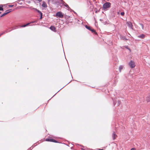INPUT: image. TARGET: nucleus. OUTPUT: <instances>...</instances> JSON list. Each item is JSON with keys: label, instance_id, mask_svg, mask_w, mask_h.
I'll return each instance as SVG.
<instances>
[{"label": "nucleus", "instance_id": "1", "mask_svg": "<svg viewBox=\"0 0 150 150\" xmlns=\"http://www.w3.org/2000/svg\"><path fill=\"white\" fill-rule=\"evenodd\" d=\"M111 4L109 2H106L103 5V9L104 11H107L111 7Z\"/></svg>", "mask_w": 150, "mask_h": 150}, {"label": "nucleus", "instance_id": "2", "mask_svg": "<svg viewBox=\"0 0 150 150\" xmlns=\"http://www.w3.org/2000/svg\"><path fill=\"white\" fill-rule=\"evenodd\" d=\"M45 140L46 141L48 142H53L54 143H59V142H58L56 140H55L54 139L51 138H47Z\"/></svg>", "mask_w": 150, "mask_h": 150}, {"label": "nucleus", "instance_id": "3", "mask_svg": "<svg viewBox=\"0 0 150 150\" xmlns=\"http://www.w3.org/2000/svg\"><path fill=\"white\" fill-rule=\"evenodd\" d=\"M56 16H58L59 18H62L64 17V15L62 14L61 12H58L56 14Z\"/></svg>", "mask_w": 150, "mask_h": 150}, {"label": "nucleus", "instance_id": "4", "mask_svg": "<svg viewBox=\"0 0 150 150\" xmlns=\"http://www.w3.org/2000/svg\"><path fill=\"white\" fill-rule=\"evenodd\" d=\"M7 11H8L7 12L4 13L3 14L1 15L0 16V17H2L5 16L6 15H7V14H8L9 13L11 12L12 11L11 9H10L9 10H8Z\"/></svg>", "mask_w": 150, "mask_h": 150}, {"label": "nucleus", "instance_id": "5", "mask_svg": "<svg viewBox=\"0 0 150 150\" xmlns=\"http://www.w3.org/2000/svg\"><path fill=\"white\" fill-rule=\"evenodd\" d=\"M113 59L114 60V64H115L116 65L118 64V59L116 57H115Z\"/></svg>", "mask_w": 150, "mask_h": 150}, {"label": "nucleus", "instance_id": "6", "mask_svg": "<svg viewBox=\"0 0 150 150\" xmlns=\"http://www.w3.org/2000/svg\"><path fill=\"white\" fill-rule=\"evenodd\" d=\"M124 68V65H120L119 66V70L120 72H121L122 70Z\"/></svg>", "mask_w": 150, "mask_h": 150}, {"label": "nucleus", "instance_id": "7", "mask_svg": "<svg viewBox=\"0 0 150 150\" xmlns=\"http://www.w3.org/2000/svg\"><path fill=\"white\" fill-rule=\"evenodd\" d=\"M35 21H34L32 22V23H27V24H25V25H22L20 26V27H25L26 26H27L29 25L31 23H35Z\"/></svg>", "mask_w": 150, "mask_h": 150}, {"label": "nucleus", "instance_id": "8", "mask_svg": "<svg viewBox=\"0 0 150 150\" xmlns=\"http://www.w3.org/2000/svg\"><path fill=\"white\" fill-rule=\"evenodd\" d=\"M50 29L52 31L54 32H56V28H55L53 26H51L50 28Z\"/></svg>", "mask_w": 150, "mask_h": 150}, {"label": "nucleus", "instance_id": "9", "mask_svg": "<svg viewBox=\"0 0 150 150\" xmlns=\"http://www.w3.org/2000/svg\"><path fill=\"white\" fill-rule=\"evenodd\" d=\"M20 26H15L11 28L12 29L11 30V31H12L13 30H15V29H17L18 28H21L20 27Z\"/></svg>", "mask_w": 150, "mask_h": 150}, {"label": "nucleus", "instance_id": "10", "mask_svg": "<svg viewBox=\"0 0 150 150\" xmlns=\"http://www.w3.org/2000/svg\"><path fill=\"white\" fill-rule=\"evenodd\" d=\"M117 137V135L116 134H115V132H113V133H112V139L113 140H115V138Z\"/></svg>", "mask_w": 150, "mask_h": 150}, {"label": "nucleus", "instance_id": "11", "mask_svg": "<svg viewBox=\"0 0 150 150\" xmlns=\"http://www.w3.org/2000/svg\"><path fill=\"white\" fill-rule=\"evenodd\" d=\"M138 37L141 39H143L145 37V35L144 34H142L138 36Z\"/></svg>", "mask_w": 150, "mask_h": 150}, {"label": "nucleus", "instance_id": "12", "mask_svg": "<svg viewBox=\"0 0 150 150\" xmlns=\"http://www.w3.org/2000/svg\"><path fill=\"white\" fill-rule=\"evenodd\" d=\"M146 100L147 102H150V93L149 94V96L146 97Z\"/></svg>", "mask_w": 150, "mask_h": 150}, {"label": "nucleus", "instance_id": "13", "mask_svg": "<svg viewBox=\"0 0 150 150\" xmlns=\"http://www.w3.org/2000/svg\"><path fill=\"white\" fill-rule=\"evenodd\" d=\"M33 9H34L35 11L38 13L40 14V15L41 14V13H42L40 11L37 9L35 8H33Z\"/></svg>", "mask_w": 150, "mask_h": 150}, {"label": "nucleus", "instance_id": "14", "mask_svg": "<svg viewBox=\"0 0 150 150\" xmlns=\"http://www.w3.org/2000/svg\"><path fill=\"white\" fill-rule=\"evenodd\" d=\"M90 31H91L92 33H94L95 35H97V33L96 32V31L94 29H91L90 30Z\"/></svg>", "mask_w": 150, "mask_h": 150}, {"label": "nucleus", "instance_id": "15", "mask_svg": "<svg viewBox=\"0 0 150 150\" xmlns=\"http://www.w3.org/2000/svg\"><path fill=\"white\" fill-rule=\"evenodd\" d=\"M42 6L43 7H44V8H46L47 7V4L45 2H44V1L43 2V3L42 4Z\"/></svg>", "mask_w": 150, "mask_h": 150}, {"label": "nucleus", "instance_id": "16", "mask_svg": "<svg viewBox=\"0 0 150 150\" xmlns=\"http://www.w3.org/2000/svg\"><path fill=\"white\" fill-rule=\"evenodd\" d=\"M85 27L88 30H89L90 31V30L91 29V28L90 27L88 26L87 25H85Z\"/></svg>", "mask_w": 150, "mask_h": 150}, {"label": "nucleus", "instance_id": "17", "mask_svg": "<svg viewBox=\"0 0 150 150\" xmlns=\"http://www.w3.org/2000/svg\"><path fill=\"white\" fill-rule=\"evenodd\" d=\"M128 26H129V27L131 28V22H127V23Z\"/></svg>", "mask_w": 150, "mask_h": 150}, {"label": "nucleus", "instance_id": "18", "mask_svg": "<svg viewBox=\"0 0 150 150\" xmlns=\"http://www.w3.org/2000/svg\"><path fill=\"white\" fill-rule=\"evenodd\" d=\"M38 142H37L36 143H35V144H34L31 146L32 147V149H33V148H34L35 146H36L38 144H39V143H38V144H37Z\"/></svg>", "mask_w": 150, "mask_h": 150}, {"label": "nucleus", "instance_id": "19", "mask_svg": "<svg viewBox=\"0 0 150 150\" xmlns=\"http://www.w3.org/2000/svg\"><path fill=\"white\" fill-rule=\"evenodd\" d=\"M64 6H65L66 8H70V7H69L68 5L65 2L64 3Z\"/></svg>", "mask_w": 150, "mask_h": 150}, {"label": "nucleus", "instance_id": "20", "mask_svg": "<svg viewBox=\"0 0 150 150\" xmlns=\"http://www.w3.org/2000/svg\"><path fill=\"white\" fill-rule=\"evenodd\" d=\"M124 47H125L126 49L129 50L130 52L131 51V49L128 47V46H125Z\"/></svg>", "mask_w": 150, "mask_h": 150}, {"label": "nucleus", "instance_id": "21", "mask_svg": "<svg viewBox=\"0 0 150 150\" xmlns=\"http://www.w3.org/2000/svg\"><path fill=\"white\" fill-rule=\"evenodd\" d=\"M135 66L134 63L132 61V68L134 67Z\"/></svg>", "mask_w": 150, "mask_h": 150}, {"label": "nucleus", "instance_id": "22", "mask_svg": "<svg viewBox=\"0 0 150 150\" xmlns=\"http://www.w3.org/2000/svg\"><path fill=\"white\" fill-rule=\"evenodd\" d=\"M120 103H121L120 101V100H118L117 101V106H119L120 105Z\"/></svg>", "mask_w": 150, "mask_h": 150}, {"label": "nucleus", "instance_id": "23", "mask_svg": "<svg viewBox=\"0 0 150 150\" xmlns=\"http://www.w3.org/2000/svg\"><path fill=\"white\" fill-rule=\"evenodd\" d=\"M11 31V30L8 31V30H6L4 32V34H5V33H8V32H9Z\"/></svg>", "mask_w": 150, "mask_h": 150}, {"label": "nucleus", "instance_id": "24", "mask_svg": "<svg viewBox=\"0 0 150 150\" xmlns=\"http://www.w3.org/2000/svg\"><path fill=\"white\" fill-rule=\"evenodd\" d=\"M139 25H140V26L142 28V29H144V25L142 23H139Z\"/></svg>", "mask_w": 150, "mask_h": 150}, {"label": "nucleus", "instance_id": "25", "mask_svg": "<svg viewBox=\"0 0 150 150\" xmlns=\"http://www.w3.org/2000/svg\"><path fill=\"white\" fill-rule=\"evenodd\" d=\"M70 82H69L68 83H67V85H66L65 86H64L63 88H62L57 93H56L53 96V97H54L58 92H59L61 89H62V88H63L64 87H65L66 85H67V84H69V83H70Z\"/></svg>", "mask_w": 150, "mask_h": 150}, {"label": "nucleus", "instance_id": "26", "mask_svg": "<svg viewBox=\"0 0 150 150\" xmlns=\"http://www.w3.org/2000/svg\"><path fill=\"white\" fill-rule=\"evenodd\" d=\"M129 65L130 67L131 68V60H130V62L129 63Z\"/></svg>", "mask_w": 150, "mask_h": 150}, {"label": "nucleus", "instance_id": "27", "mask_svg": "<svg viewBox=\"0 0 150 150\" xmlns=\"http://www.w3.org/2000/svg\"><path fill=\"white\" fill-rule=\"evenodd\" d=\"M60 1L62 2V4L63 5H64V3L65 2L63 1V0H60Z\"/></svg>", "mask_w": 150, "mask_h": 150}, {"label": "nucleus", "instance_id": "28", "mask_svg": "<svg viewBox=\"0 0 150 150\" xmlns=\"http://www.w3.org/2000/svg\"><path fill=\"white\" fill-rule=\"evenodd\" d=\"M4 10L3 8V6H0V11H3Z\"/></svg>", "mask_w": 150, "mask_h": 150}, {"label": "nucleus", "instance_id": "29", "mask_svg": "<svg viewBox=\"0 0 150 150\" xmlns=\"http://www.w3.org/2000/svg\"><path fill=\"white\" fill-rule=\"evenodd\" d=\"M124 14H125V13L124 12H121L120 13V15L122 16L124 15Z\"/></svg>", "mask_w": 150, "mask_h": 150}, {"label": "nucleus", "instance_id": "30", "mask_svg": "<svg viewBox=\"0 0 150 150\" xmlns=\"http://www.w3.org/2000/svg\"><path fill=\"white\" fill-rule=\"evenodd\" d=\"M42 13H41V14L40 15V19H42Z\"/></svg>", "mask_w": 150, "mask_h": 150}, {"label": "nucleus", "instance_id": "31", "mask_svg": "<svg viewBox=\"0 0 150 150\" xmlns=\"http://www.w3.org/2000/svg\"><path fill=\"white\" fill-rule=\"evenodd\" d=\"M112 100H113V105L114 106H115V105L116 104V103H115L114 101H113V99H112Z\"/></svg>", "mask_w": 150, "mask_h": 150}, {"label": "nucleus", "instance_id": "32", "mask_svg": "<svg viewBox=\"0 0 150 150\" xmlns=\"http://www.w3.org/2000/svg\"><path fill=\"white\" fill-rule=\"evenodd\" d=\"M136 149L135 148H132V150H136Z\"/></svg>", "mask_w": 150, "mask_h": 150}, {"label": "nucleus", "instance_id": "33", "mask_svg": "<svg viewBox=\"0 0 150 150\" xmlns=\"http://www.w3.org/2000/svg\"><path fill=\"white\" fill-rule=\"evenodd\" d=\"M13 6V5H9V6L10 7H12Z\"/></svg>", "mask_w": 150, "mask_h": 150}, {"label": "nucleus", "instance_id": "34", "mask_svg": "<svg viewBox=\"0 0 150 150\" xmlns=\"http://www.w3.org/2000/svg\"><path fill=\"white\" fill-rule=\"evenodd\" d=\"M39 2H41L42 1V0H37Z\"/></svg>", "mask_w": 150, "mask_h": 150}, {"label": "nucleus", "instance_id": "35", "mask_svg": "<svg viewBox=\"0 0 150 150\" xmlns=\"http://www.w3.org/2000/svg\"><path fill=\"white\" fill-rule=\"evenodd\" d=\"M64 17H65L66 18H67V17H69V16H66H66H64Z\"/></svg>", "mask_w": 150, "mask_h": 150}, {"label": "nucleus", "instance_id": "36", "mask_svg": "<svg viewBox=\"0 0 150 150\" xmlns=\"http://www.w3.org/2000/svg\"><path fill=\"white\" fill-rule=\"evenodd\" d=\"M33 7H30V8L31 9V10H34V9H33Z\"/></svg>", "mask_w": 150, "mask_h": 150}, {"label": "nucleus", "instance_id": "37", "mask_svg": "<svg viewBox=\"0 0 150 150\" xmlns=\"http://www.w3.org/2000/svg\"><path fill=\"white\" fill-rule=\"evenodd\" d=\"M4 34V32H3L0 35H3Z\"/></svg>", "mask_w": 150, "mask_h": 150}, {"label": "nucleus", "instance_id": "38", "mask_svg": "<svg viewBox=\"0 0 150 150\" xmlns=\"http://www.w3.org/2000/svg\"><path fill=\"white\" fill-rule=\"evenodd\" d=\"M4 34V32H3L0 35H3Z\"/></svg>", "mask_w": 150, "mask_h": 150}, {"label": "nucleus", "instance_id": "39", "mask_svg": "<svg viewBox=\"0 0 150 150\" xmlns=\"http://www.w3.org/2000/svg\"><path fill=\"white\" fill-rule=\"evenodd\" d=\"M29 149H30V150H31L32 149V147H30V148H29Z\"/></svg>", "mask_w": 150, "mask_h": 150}, {"label": "nucleus", "instance_id": "40", "mask_svg": "<svg viewBox=\"0 0 150 150\" xmlns=\"http://www.w3.org/2000/svg\"><path fill=\"white\" fill-rule=\"evenodd\" d=\"M72 11L74 12V13H76L75 11H73V10H72Z\"/></svg>", "mask_w": 150, "mask_h": 150}, {"label": "nucleus", "instance_id": "41", "mask_svg": "<svg viewBox=\"0 0 150 150\" xmlns=\"http://www.w3.org/2000/svg\"><path fill=\"white\" fill-rule=\"evenodd\" d=\"M7 30H8V31L11 30H10V28H8L7 29Z\"/></svg>", "mask_w": 150, "mask_h": 150}, {"label": "nucleus", "instance_id": "42", "mask_svg": "<svg viewBox=\"0 0 150 150\" xmlns=\"http://www.w3.org/2000/svg\"><path fill=\"white\" fill-rule=\"evenodd\" d=\"M81 150H85V149H83L81 148Z\"/></svg>", "mask_w": 150, "mask_h": 150}, {"label": "nucleus", "instance_id": "43", "mask_svg": "<svg viewBox=\"0 0 150 150\" xmlns=\"http://www.w3.org/2000/svg\"><path fill=\"white\" fill-rule=\"evenodd\" d=\"M131 70H130V71H129V74H129V75H128V76H129V74H130V71H131Z\"/></svg>", "mask_w": 150, "mask_h": 150}, {"label": "nucleus", "instance_id": "44", "mask_svg": "<svg viewBox=\"0 0 150 150\" xmlns=\"http://www.w3.org/2000/svg\"><path fill=\"white\" fill-rule=\"evenodd\" d=\"M100 21H102V20L101 19H100Z\"/></svg>", "mask_w": 150, "mask_h": 150}, {"label": "nucleus", "instance_id": "45", "mask_svg": "<svg viewBox=\"0 0 150 150\" xmlns=\"http://www.w3.org/2000/svg\"><path fill=\"white\" fill-rule=\"evenodd\" d=\"M65 58L67 60V59L66 58V57H65Z\"/></svg>", "mask_w": 150, "mask_h": 150}, {"label": "nucleus", "instance_id": "46", "mask_svg": "<svg viewBox=\"0 0 150 150\" xmlns=\"http://www.w3.org/2000/svg\"><path fill=\"white\" fill-rule=\"evenodd\" d=\"M27 150H30V149H28Z\"/></svg>", "mask_w": 150, "mask_h": 150}, {"label": "nucleus", "instance_id": "47", "mask_svg": "<svg viewBox=\"0 0 150 150\" xmlns=\"http://www.w3.org/2000/svg\"><path fill=\"white\" fill-rule=\"evenodd\" d=\"M64 56H65V53H64Z\"/></svg>", "mask_w": 150, "mask_h": 150}, {"label": "nucleus", "instance_id": "48", "mask_svg": "<svg viewBox=\"0 0 150 150\" xmlns=\"http://www.w3.org/2000/svg\"><path fill=\"white\" fill-rule=\"evenodd\" d=\"M126 79H128V78L127 77H126Z\"/></svg>", "mask_w": 150, "mask_h": 150}, {"label": "nucleus", "instance_id": "49", "mask_svg": "<svg viewBox=\"0 0 150 150\" xmlns=\"http://www.w3.org/2000/svg\"><path fill=\"white\" fill-rule=\"evenodd\" d=\"M102 149H99V150H102Z\"/></svg>", "mask_w": 150, "mask_h": 150}, {"label": "nucleus", "instance_id": "50", "mask_svg": "<svg viewBox=\"0 0 150 150\" xmlns=\"http://www.w3.org/2000/svg\"><path fill=\"white\" fill-rule=\"evenodd\" d=\"M53 97H51V98H53Z\"/></svg>", "mask_w": 150, "mask_h": 150}, {"label": "nucleus", "instance_id": "51", "mask_svg": "<svg viewBox=\"0 0 150 150\" xmlns=\"http://www.w3.org/2000/svg\"><path fill=\"white\" fill-rule=\"evenodd\" d=\"M53 97H51V98H53Z\"/></svg>", "mask_w": 150, "mask_h": 150}, {"label": "nucleus", "instance_id": "52", "mask_svg": "<svg viewBox=\"0 0 150 150\" xmlns=\"http://www.w3.org/2000/svg\"><path fill=\"white\" fill-rule=\"evenodd\" d=\"M53 97H51V98H53Z\"/></svg>", "mask_w": 150, "mask_h": 150}, {"label": "nucleus", "instance_id": "53", "mask_svg": "<svg viewBox=\"0 0 150 150\" xmlns=\"http://www.w3.org/2000/svg\"><path fill=\"white\" fill-rule=\"evenodd\" d=\"M1 13V12H0V13Z\"/></svg>", "mask_w": 150, "mask_h": 150}, {"label": "nucleus", "instance_id": "54", "mask_svg": "<svg viewBox=\"0 0 150 150\" xmlns=\"http://www.w3.org/2000/svg\"><path fill=\"white\" fill-rule=\"evenodd\" d=\"M1 35H0V36Z\"/></svg>", "mask_w": 150, "mask_h": 150}, {"label": "nucleus", "instance_id": "55", "mask_svg": "<svg viewBox=\"0 0 150 150\" xmlns=\"http://www.w3.org/2000/svg\"><path fill=\"white\" fill-rule=\"evenodd\" d=\"M48 1H50V0H48Z\"/></svg>", "mask_w": 150, "mask_h": 150}, {"label": "nucleus", "instance_id": "56", "mask_svg": "<svg viewBox=\"0 0 150 150\" xmlns=\"http://www.w3.org/2000/svg\"><path fill=\"white\" fill-rule=\"evenodd\" d=\"M130 150H131V149H130Z\"/></svg>", "mask_w": 150, "mask_h": 150}]
</instances>
